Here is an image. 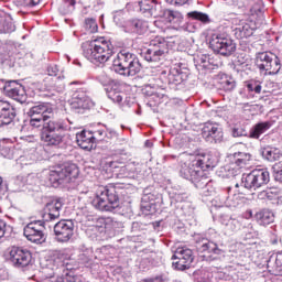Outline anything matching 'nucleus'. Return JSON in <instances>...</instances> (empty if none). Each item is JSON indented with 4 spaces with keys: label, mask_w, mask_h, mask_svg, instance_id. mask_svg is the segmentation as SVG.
I'll list each match as a JSON object with an SVG mask.
<instances>
[{
    "label": "nucleus",
    "mask_w": 282,
    "mask_h": 282,
    "mask_svg": "<svg viewBox=\"0 0 282 282\" xmlns=\"http://www.w3.org/2000/svg\"><path fill=\"white\" fill-rule=\"evenodd\" d=\"M33 163H34V160H32V158L30 156H20L17 160V164H19V166H28Z\"/></svg>",
    "instance_id": "3c124183"
},
{
    "label": "nucleus",
    "mask_w": 282,
    "mask_h": 282,
    "mask_svg": "<svg viewBox=\"0 0 282 282\" xmlns=\"http://www.w3.org/2000/svg\"><path fill=\"white\" fill-rule=\"evenodd\" d=\"M40 138L46 147H63L66 138L65 124L61 120H48L42 128Z\"/></svg>",
    "instance_id": "20e7f679"
},
{
    "label": "nucleus",
    "mask_w": 282,
    "mask_h": 282,
    "mask_svg": "<svg viewBox=\"0 0 282 282\" xmlns=\"http://www.w3.org/2000/svg\"><path fill=\"white\" fill-rule=\"evenodd\" d=\"M191 19H195L196 21H202V23H210V18L206 13H202L199 11H193L188 13Z\"/></svg>",
    "instance_id": "a19ab883"
},
{
    "label": "nucleus",
    "mask_w": 282,
    "mask_h": 282,
    "mask_svg": "<svg viewBox=\"0 0 282 282\" xmlns=\"http://www.w3.org/2000/svg\"><path fill=\"white\" fill-rule=\"evenodd\" d=\"M61 208H63V202L61 199L47 203L42 215L43 221H56L61 217Z\"/></svg>",
    "instance_id": "6ab92c4d"
},
{
    "label": "nucleus",
    "mask_w": 282,
    "mask_h": 282,
    "mask_svg": "<svg viewBox=\"0 0 282 282\" xmlns=\"http://www.w3.org/2000/svg\"><path fill=\"white\" fill-rule=\"evenodd\" d=\"M169 54V44L164 39L156 37L150 42L149 48L143 55L148 63H160Z\"/></svg>",
    "instance_id": "1a4fd4ad"
},
{
    "label": "nucleus",
    "mask_w": 282,
    "mask_h": 282,
    "mask_svg": "<svg viewBox=\"0 0 282 282\" xmlns=\"http://www.w3.org/2000/svg\"><path fill=\"white\" fill-rule=\"evenodd\" d=\"M250 160H252V155L250 153H238V158L236 159V164L240 167L243 169V166L250 164Z\"/></svg>",
    "instance_id": "ea45409f"
},
{
    "label": "nucleus",
    "mask_w": 282,
    "mask_h": 282,
    "mask_svg": "<svg viewBox=\"0 0 282 282\" xmlns=\"http://www.w3.org/2000/svg\"><path fill=\"white\" fill-rule=\"evenodd\" d=\"M261 155L263 160H267L268 162H276L282 158L281 150H279V148H274L270 145L261 149Z\"/></svg>",
    "instance_id": "cd10ccee"
},
{
    "label": "nucleus",
    "mask_w": 282,
    "mask_h": 282,
    "mask_svg": "<svg viewBox=\"0 0 282 282\" xmlns=\"http://www.w3.org/2000/svg\"><path fill=\"white\" fill-rule=\"evenodd\" d=\"M94 101L89 97L87 89L78 88L72 97L70 109L76 113H83L85 109H91Z\"/></svg>",
    "instance_id": "4468645a"
},
{
    "label": "nucleus",
    "mask_w": 282,
    "mask_h": 282,
    "mask_svg": "<svg viewBox=\"0 0 282 282\" xmlns=\"http://www.w3.org/2000/svg\"><path fill=\"white\" fill-rule=\"evenodd\" d=\"M202 137L210 144H219L224 141V132L217 124L207 122L202 128Z\"/></svg>",
    "instance_id": "dca6fc26"
},
{
    "label": "nucleus",
    "mask_w": 282,
    "mask_h": 282,
    "mask_svg": "<svg viewBox=\"0 0 282 282\" xmlns=\"http://www.w3.org/2000/svg\"><path fill=\"white\" fill-rule=\"evenodd\" d=\"M105 91L107 97L112 100V102H117L120 105L122 100H124V93H122V86L120 84L112 82L108 86H106Z\"/></svg>",
    "instance_id": "412c9836"
},
{
    "label": "nucleus",
    "mask_w": 282,
    "mask_h": 282,
    "mask_svg": "<svg viewBox=\"0 0 282 282\" xmlns=\"http://www.w3.org/2000/svg\"><path fill=\"white\" fill-rule=\"evenodd\" d=\"M197 282H213V274L208 271H203L196 278Z\"/></svg>",
    "instance_id": "de8ad7c7"
},
{
    "label": "nucleus",
    "mask_w": 282,
    "mask_h": 282,
    "mask_svg": "<svg viewBox=\"0 0 282 282\" xmlns=\"http://www.w3.org/2000/svg\"><path fill=\"white\" fill-rule=\"evenodd\" d=\"M78 84V82H73V83H70V85H77Z\"/></svg>",
    "instance_id": "680f3d73"
},
{
    "label": "nucleus",
    "mask_w": 282,
    "mask_h": 282,
    "mask_svg": "<svg viewBox=\"0 0 282 282\" xmlns=\"http://www.w3.org/2000/svg\"><path fill=\"white\" fill-rule=\"evenodd\" d=\"M1 83L3 84L2 89L6 95L13 93L19 87H22L21 84L17 83V80L3 82V79H1Z\"/></svg>",
    "instance_id": "4c0bfd02"
},
{
    "label": "nucleus",
    "mask_w": 282,
    "mask_h": 282,
    "mask_svg": "<svg viewBox=\"0 0 282 282\" xmlns=\"http://www.w3.org/2000/svg\"><path fill=\"white\" fill-rule=\"evenodd\" d=\"M123 32L132 36H142L147 32V23L142 20H130L123 25Z\"/></svg>",
    "instance_id": "aec40b11"
},
{
    "label": "nucleus",
    "mask_w": 282,
    "mask_h": 282,
    "mask_svg": "<svg viewBox=\"0 0 282 282\" xmlns=\"http://www.w3.org/2000/svg\"><path fill=\"white\" fill-rule=\"evenodd\" d=\"M256 219L260 226H270V224H274V212L268 208L261 209L256 214Z\"/></svg>",
    "instance_id": "bb28decb"
},
{
    "label": "nucleus",
    "mask_w": 282,
    "mask_h": 282,
    "mask_svg": "<svg viewBox=\"0 0 282 282\" xmlns=\"http://www.w3.org/2000/svg\"><path fill=\"white\" fill-rule=\"evenodd\" d=\"M94 140H96V137L85 130L76 134V142L84 151H91L94 149Z\"/></svg>",
    "instance_id": "5701e85b"
},
{
    "label": "nucleus",
    "mask_w": 282,
    "mask_h": 282,
    "mask_svg": "<svg viewBox=\"0 0 282 282\" xmlns=\"http://www.w3.org/2000/svg\"><path fill=\"white\" fill-rule=\"evenodd\" d=\"M112 70L120 76H137L142 72V64L135 53L123 50L117 54V58L112 63Z\"/></svg>",
    "instance_id": "f03ea898"
},
{
    "label": "nucleus",
    "mask_w": 282,
    "mask_h": 282,
    "mask_svg": "<svg viewBox=\"0 0 282 282\" xmlns=\"http://www.w3.org/2000/svg\"><path fill=\"white\" fill-rule=\"evenodd\" d=\"M126 167H122L121 171H124Z\"/></svg>",
    "instance_id": "0e129e2a"
},
{
    "label": "nucleus",
    "mask_w": 282,
    "mask_h": 282,
    "mask_svg": "<svg viewBox=\"0 0 282 282\" xmlns=\"http://www.w3.org/2000/svg\"><path fill=\"white\" fill-rule=\"evenodd\" d=\"M45 116H54V113L52 112V109H50L48 115H35V116H29V118H31V120H45Z\"/></svg>",
    "instance_id": "6e6d98bb"
},
{
    "label": "nucleus",
    "mask_w": 282,
    "mask_h": 282,
    "mask_svg": "<svg viewBox=\"0 0 282 282\" xmlns=\"http://www.w3.org/2000/svg\"><path fill=\"white\" fill-rule=\"evenodd\" d=\"M76 6V0H63L62 4L59 6L61 14H72L74 12Z\"/></svg>",
    "instance_id": "c9c22d12"
},
{
    "label": "nucleus",
    "mask_w": 282,
    "mask_h": 282,
    "mask_svg": "<svg viewBox=\"0 0 282 282\" xmlns=\"http://www.w3.org/2000/svg\"><path fill=\"white\" fill-rule=\"evenodd\" d=\"M1 65L4 69H12V67H14V59L13 58H4L1 62Z\"/></svg>",
    "instance_id": "603ef678"
},
{
    "label": "nucleus",
    "mask_w": 282,
    "mask_h": 282,
    "mask_svg": "<svg viewBox=\"0 0 282 282\" xmlns=\"http://www.w3.org/2000/svg\"><path fill=\"white\" fill-rule=\"evenodd\" d=\"M113 22L116 25L122 26V23H124V12L116 11L113 15Z\"/></svg>",
    "instance_id": "8fccbe9b"
},
{
    "label": "nucleus",
    "mask_w": 282,
    "mask_h": 282,
    "mask_svg": "<svg viewBox=\"0 0 282 282\" xmlns=\"http://www.w3.org/2000/svg\"><path fill=\"white\" fill-rule=\"evenodd\" d=\"M46 72L48 76H54L51 84L52 89H55V91H63V89H65V84L63 83V79H61V77H56L58 76V66L50 65Z\"/></svg>",
    "instance_id": "a878e982"
},
{
    "label": "nucleus",
    "mask_w": 282,
    "mask_h": 282,
    "mask_svg": "<svg viewBox=\"0 0 282 282\" xmlns=\"http://www.w3.org/2000/svg\"><path fill=\"white\" fill-rule=\"evenodd\" d=\"M192 166H197L204 174L206 169H215V161L210 159V155L193 156Z\"/></svg>",
    "instance_id": "b1692460"
},
{
    "label": "nucleus",
    "mask_w": 282,
    "mask_h": 282,
    "mask_svg": "<svg viewBox=\"0 0 282 282\" xmlns=\"http://www.w3.org/2000/svg\"><path fill=\"white\" fill-rule=\"evenodd\" d=\"M91 206L101 213H116L120 208L118 189L113 186L100 187L91 202Z\"/></svg>",
    "instance_id": "7ed1b4c3"
},
{
    "label": "nucleus",
    "mask_w": 282,
    "mask_h": 282,
    "mask_svg": "<svg viewBox=\"0 0 282 282\" xmlns=\"http://www.w3.org/2000/svg\"><path fill=\"white\" fill-rule=\"evenodd\" d=\"M45 223L43 220H34L29 223L23 230L24 237L28 239V241H31V243H45L47 237L45 236Z\"/></svg>",
    "instance_id": "9b49d317"
},
{
    "label": "nucleus",
    "mask_w": 282,
    "mask_h": 282,
    "mask_svg": "<svg viewBox=\"0 0 282 282\" xmlns=\"http://www.w3.org/2000/svg\"><path fill=\"white\" fill-rule=\"evenodd\" d=\"M52 119V116H44V119H30L29 124L32 127V129H45V124L50 122Z\"/></svg>",
    "instance_id": "e433bc0d"
},
{
    "label": "nucleus",
    "mask_w": 282,
    "mask_h": 282,
    "mask_svg": "<svg viewBox=\"0 0 282 282\" xmlns=\"http://www.w3.org/2000/svg\"><path fill=\"white\" fill-rule=\"evenodd\" d=\"M272 127V123L270 121L259 122L257 123L249 133V138H253L254 140H259L265 131H268Z\"/></svg>",
    "instance_id": "c756f323"
},
{
    "label": "nucleus",
    "mask_w": 282,
    "mask_h": 282,
    "mask_svg": "<svg viewBox=\"0 0 282 282\" xmlns=\"http://www.w3.org/2000/svg\"><path fill=\"white\" fill-rule=\"evenodd\" d=\"M268 268L275 274H282V254L272 256L268 261Z\"/></svg>",
    "instance_id": "473e14b6"
},
{
    "label": "nucleus",
    "mask_w": 282,
    "mask_h": 282,
    "mask_svg": "<svg viewBox=\"0 0 282 282\" xmlns=\"http://www.w3.org/2000/svg\"><path fill=\"white\" fill-rule=\"evenodd\" d=\"M6 230H8V225L0 219V239L6 236Z\"/></svg>",
    "instance_id": "4d7b16f0"
},
{
    "label": "nucleus",
    "mask_w": 282,
    "mask_h": 282,
    "mask_svg": "<svg viewBox=\"0 0 282 282\" xmlns=\"http://www.w3.org/2000/svg\"><path fill=\"white\" fill-rule=\"evenodd\" d=\"M260 197H261V199H265V197L270 198V194L268 192L263 191L260 193Z\"/></svg>",
    "instance_id": "052dcab7"
},
{
    "label": "nucleus",
    "mask_w": 282,
    "mask_h": 282,
    "mask_svg": "<svg viewBox=\"0 0 282 282\" xmlns=\"http://www.w3.org/2000/svg\"><path fill=\"white\" fill-rule=\"evenodd\" d=\"M94 138H97L98 140H105V138H112L113 135H116V132H109L107 134V132H105V130H97L94 132Z\"/></svg>",
    "instance_id": "49530a36"
},
{
    "label": "nucleus",
    "mask_w": 282,
    "mask_h": 282,
    "mask_svg": "<svg viewBox=\"0 0 282 282\" xmlns=\"http://www.w3.org/2000/svg\"><path fill=\"white\" fill-rule=\"evenodd\" d=\"M6 193H8V183L0 176V197L1 195H6Z\"/></svg>",
    "instance_id": "5fc2aeb1"
},
{
    "label": "nucleus",
    "mask_w": 282,
    "mask_h": 282,
    "mask_svg": "<svg viewBox=\"0 0 282 282\" xmlns=\"http://www.w3.org/2000/svg\"><path fill=\"white\" fill-rule=\"evenodd\" d=\"M166 3L171 6H186V3H191V0H166Z\"/></svg>",
    "instance_id": "864d4df0"
},
{
    "label": "nucleus",
    "mask_w": 282,
    "mask_h": 282,
    "mask_svg": "<svg viewBox=\"0 0 282 282\" xmlns=\"http://www.w3.org/2000/svg\"><path fill=\"white\" fill-rule=\"evenodd\" d=\"M26 113L28 116H48L50 109L46 105L40 104L37 106L31 107Z\"/></svg>",
    "instance_id": "f704fd0d"
},
{
    "label": "nucleus",
    "mask_w": 282,
    "mask_h": 282,
    "mask_svg": "<svg viewBox=\"0 0 282 282\" xmlns=\"http://www.w3.org/2000/svg\"><path fill=\"white\" fill-rule=\"evenodd\" d=\"M7 96L21 104L28 100V94L25 93V88L23 86L18 87V89L13 90L12 93H8Z\"/></svg>",
    "instance_id": "72a5a7b5"
},
{
    "label": "nucleus",
    "mask_w": 282,
    "mask_h": 282,
    "mask_svg": "<svg viewBox=\"0 0 282 282\" xmlns=\"http://www.w3.org/2000/svg\"><path fill=\"white\" fill-rule=\"evenodd\" d=\"M82 47L85 58L94 65H105L113 56V45L105 37L86 41L82 44Z\"/></svg>",
    "instance_id": "f257e3e1"
},
{
    "label": "nucleus",
    "mask_w": 282,
    "mask_h": 282,
    "mask_svg": "<svg viewBox=\"0 0 282 282\" xmlns=\"http://www.w3.org/2000/svg\"><path fill=\"white\" fill-rule=\"evenodd\" d=\"M78 173H80V171L76 164L65 163L62 166L52 170L48 180L53 186H61V184H65V182L69 183L72 180H76Z\"/></svg>",
    "instance_id": "39448f33"
},
{
    "label": "nucleus",
    "mask_w": 282,
    "mask_h": 282,
    "mask_svg": "<svg viewBox=\"0 0 282 282\" xmlns=\"http://www.w3.org/2000/svg\"><path fill=\"white\" fill-rule=\"evenodd\" d=\"M231 133H232L234 138H243V137L248 135V131H246V129H243L241 127L232 128Z\"/></svg>",
    "instance_id": "09e8293b"
},
{
    "label": "nucleus",
    "mask_w": 282,
    "mask_h": 282,
    "mask_svg": "<svg viewBox=\"0 0 282 282\" xmlns=\"http://www.w3.org/2000/svg\"><path fill=\"white\" fill-rule=\"evenodd\" d=\"M270 183V172L267 170H253L249 174H243L241 178V186L248 191H257L263 188Z\"/></svg>",
    "instance_id": "6e6552de"
},
{
    "label": "nucleus",
    "mask_w": 282,
    "mask_h": 282,
    "mask_svg": "<svg viewBox=\"0 0 282 282\" xmlns=\"http://www.w3.org/2000/svg\"><path fill=\"white\" fill-rule=\"evenodd\" d=\"M235 199H237V195H234V197L231 199H229V202H234V203L229 204V206H231L232 208H237V206H239V202H237Z\"/></svg>",
    "instance_id": "13d9d810"
},
{
    "label": "nucleus",
    "mask_w": 282,
    "mask_h": 282,
    "mask_svg": "<svg viewBox=\"0 0 282 282\" xmlns=\"http://www.w3.org/2000/svg\"><path fill=\"white\" fill-rule=\"evenodd\" d=\"M259 12H261V9H259Z\"/></svg>",
    "instance_id": "69168bd1"
},
{
    "label": "nucleus",
    "mask_w": 282,
    "mask_h": 282,
    "mask_svg": "<svg viewBox=\"0 0 282 282\" xmlns=\"http://www.w3.org/2000/svg\"><path fill=\"white\" fill-rule=\"evenodd\" d=\"M181 177L184 180H188L196 186V188H206L208 186V177L204 175V171H202L198 166H193V159L181 164Z\"/></svg>",
    "instance_id": "0eeeda50"
},
{
    "label": "nucleus",
    "mask_w": 282,
    "mask_h": 282,
    "mask_svg": "<svg viewBox=\"0 0 282 282\" xmlns=\"http://www.w3.org/2000/svg\"><path fill=\"white\" fill-rule=\"evenodd\" d=\"M236 188H239V184H236Z\"/></svg>",
    "instance_id": "e2e57ef3"
},
{
    "label": "nucleus",
    "mask_w": 282,
    "mask_h": 282,
    "mask_svg": "<svg viewBox=\"0 0 282 282\" xmlns=\"http://www.w3.org/2000/svg\"><path fill=\"white\" fill-rule=\"evenodd\" d=\"M218 85L219 88L224 89L225 91H232V89L237 87V82H235L234 78L228 77V75H223L218 80Z\"/></svg>",
    "instance_id": "2f4dec72"
},
{
    "label": "nucleus",
    "mask_w": 282,
    "mask_h": 282,
    "mask_svg": "<svg viewBox=\"0 0 282 282\" xmlns=\"http://www.w3.org/2000/svg\"><path fill=\"white\" fill-rule=\"evenodd\" d=\"M258 69L269 72L270 75H275L281 72V59L273 53L262 52L256 57Z\"/></svg>",
    "instance_id": "9d476101"
},
{
    "label": "nucleus",
    "mask_w": 282,
    "mask_h": 282,
    "mask_svg": "<svg viewBox=\"0 0 282 282\" xmlns=\"http://www.w3.org/2000/svg\"><path fill=\"white\" fill-rule=\"evenodd\" d=\"M169 80L174 85H180L182 83V74L177 69H172L169 74Z\"/></svg>",
    "instance_id": "37998d69"
},
{
    "label": "nucleus",
    "mask_w": 282,
    "mask_h": 282,
    "mask_svg": "<svg viewBox=\"0 0 282 282\" xmlns=\"http://www.w3.org/2000/svg\"><path fill=\"white\" fill-rule=\"evenodd\" d=\"M239 230V220L237 219H228L225 224V232L226 235H232V232H237Z\"/></svg>",
    "instance_id": "58836bf2"
},
{
    "label": "nucleus",
    "mask_w": 282,
    "mask_h": 282,
    "mask_svg": "<svg viewBox=\"0 0 282 282\" xmlns=\"http://www.w3.org/2000/svg\"><path fill=\"white\" fill-rule=\"evenodd\" d=\"M198 252H207L208 254H215L216 257H224L226 254V247L224 245H217L206 238H203L196 246Z\"/></svg>",
    "instance_id": "f3484780"
},
{
    "label": "nucleus",
    "mask_w": 282,
    "mask_h": 282,
    "mask_svg": "<svg viewBox=\"0 0 282 282\" xmlns=\"http://www.w3.org/2000/svg\"><path fill=\"white\" fill-rule=\"evenodd\" d=\"M17 30L14 20L11 15L0 13V34H12Z\"/></svg>",
    "instance_id": "393cba45"
},
{
    "label": "nucleus",
    "mask_w": 282,
    "mask_h": 282,
    "mask_svg": "<svg viewBox=\"0 0 282 282\" xmlns=\"http://www.w3.org/2000/svg\"><path fill=\"white\" fill-rule=\"evenodd\" d=\"M15 118L17 109H14L10 102L6 100H0V128L12 124Z\"/></svg>",
    "instance_id": "a211bd4d"
},
{
    "label": "nucleus",
    "mask_w": 282,
    "mask_h": 282,
    "mask_svg": "<svg viewBox=\"0 0 282 282\" xmlns=\"http://www.w3.org/2000/svg\"><path fill=\"white\" fill-rule=\"evenodd\" d=\"M194 259L193 250L186 247H178L172 256V265L175 270H188L193 264Z\"/></svg>",
    "instance_id": "f8f14e48"
},
{
    "label": "nucleus",
    "mask_w": 282,
    "mask_h": 282,
    "mask_svg": "<svg viewBox=\"0 0 282 282\" xmlns=\"http://www.w3.org/2000/svg\"><path fill=\"white\" fill-rule=\"evenodd\" d=\"M210 48L221 56H232L237 52V44L226 33H215L209 41Z\"/></svg>",
    "instance_id": "423d86ee"
},
{
    "label": "nucleus",
    "mask_w": 282,
    "mask_h": 282,
    "mask_svg": "<svg viewBox=\"0 0 282 282\" xmlns=\"http://www.w3.org/2000/svg\"><path fill=\"white\" fill-rule=\"evenodd\" d=\"M74 220L63 219L54 225L55 240L58 243H69L72 237H74Z\"/></svg>",
    "instance_id": "ddd939ff"
},
{
    "label": "nucleus",
    "mask_w": 282,
    "mask_h": 282,
    "mask_svg": "<svg viewBox=\"0 0 282 282\" xmlns=\"http://www.w3.org/2000/svg\"><path fill=\"white\" fill-rule=\"evenodd\" d=\"M257 26L252 21H246L238 24L234 30L236 39H250L254 34Z\"/></svg>",
    "instance_id": "4be33fe9"
},
{
    "label": "nucleus",
    "mask_w": 282,
    "mask_h": 282,
    "mask_svg": "<svg viewBox=\"0 0 282 282\" xmlns=\"http://www.w3.org/2000/svg\"><path fill=\"white\" fill-rule=\"evenodd\" d=\"M272 169L275 182H281L282 184V163H275Z\"/></svg>",
    "instance_id": "c03bdc74"
},
{
    "label": "nucleus",
    "mask_w": 282,
    "mask_h": 282,
    "mask_svg": "<svg viewBox=\"0 0 282 282\" xmlns=\"http://www.w3.org/2000/svg\"><path fill=\"white\" fill-rule=\"evenodd\" d=\"M248 91H254V94H261V83L259 82H249L247 84Z\"/></svg>",
    "instance_id": "a18cd8bd"
},
{
    "label": "nucleus",
    "mask_w": 282,
    "mask_h": 282,
    "mask_svg": "<svg viewBox=\"0 0 282 282\" xmlns=\"http://www.w3.org/2000/svg\"><path fill=\"white\" fill-rule=\"evenodd\" d=\"M139 8L142 12H150L158 17V12L162 10V4L155 3V0H139Z\"/></svg>",
    "instance_id": "c85d7f7f"
},
{
    "label": "nucleus",
    "mask_w": 282,
    "mask_h": 282,
    "mask_svg": "<svg viewBox=\"0 0 282 282\" xmlns=\"http://www.w3.org/2000/svg\"><path fill=\"white\" fill-rule=\"evenodd\" d=\"M41 3V0H28L26 6H39Z\"/></svg>",
    "instance_id": "bf43d9fd"
},
{
    "label": "nucleus",
    "mask_w": 282,
    "mask_h": 282,
    "mask_svg": "<svg viewBox=\"0 0 282 282\" xmlns=\"http://www.w3.org/2000/svg\"><path fill=\"white\" fill-rule=\"evenodd\" d=\"M156 17L166 19L169 23H177L182 19V13L169 9H160Z\"/></svg>",
    "instance_id": "7c9ffc66"
},
{
    "label": "nucleus",
    "mask_w": 282,
    "mask_h": 282,
    "mask_svg": "<svg viewBox=\"0 0 282 282\" xmlns=\"http://www.w3.org/2000/svg\"><path fill=\"white\" fill-rule=\"evenodd\" d=\"M9 256L14 268H28L32 263V252L21 247H12Z\"/></svg>",
    "instance_id": "2eb2a0df"
},
{
    "label": "nucleus",
    "mask_w": 282,
    "mask_h": 282,
    "mask_svg": "<svg viewBox=\"0 0 282 282\" xmlns=\"http://www.w3.org/2000/svg\"><path fill=\"white\" fill-rule=\"evenodd\" d=\"M85 30L90 34L98 32V23H96V19L88 18L85 20Z\"/></svg>",
    "instance_id": "79ce46f5"
}]
</instances>
